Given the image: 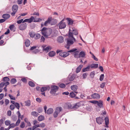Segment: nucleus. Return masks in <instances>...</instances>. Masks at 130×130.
Returning <instances> with one entry per match:
<instances>
[{
	"mask_svg": "<svg viewBox=\"0 0 130 130\" xmlns=\"http://www.w3.org/2000/svg\"><path fill=\"white\" fill-rule=\"evenodd\" d=\"M77 50V49L75 48L68 51L67 52H62V50H57L56 52L57 54L59 53V55L60 56L64 58H65L70 55L69 52H73Z\"/></svg>",
	"mask_w": 130,
	"mask_h": 130,
	"instance_id": "obj_1",
	"label": "nucleus"
},
{
	"mask_svg": "<svg viewBox=\"0 0 130 130\" xmlns=\"http://www.w3.org/2000/svg\"><path fill=\"white\" fill-rule=\"evenodd\" d=\"M52 29L50 28H47L44 27L41 30V33L45 38H50L51 37L50 36L52 33Z\"/></svg>",
	"mask_w": 130,
	"mask_h": 130,
	"instance_id": "obj_2",
	"label": "nucleus"
},
{
	"mask_svg": "<svg viewBox=\"0 0 130 130\" xmlns=\"http://www.w3.org/2000/svg\"><path fill=\"white\" fill-rule=\"evenodd\" d=\"M73 33L71 32H69L68 34L69 38L67 39V44L69 45L73 44L74 41H76L75 39L73 36Z\"/></svg>",
	"mask_w": 130,
	"mask_h": 130,
	"instance_id": "obj_3",
	"label": "nucleus"
},
{
	"mask_svg": "<svg viewBox=\"0 0 130 130\" xmlns=\"http://www.w3.org/2000/svg\"><path fill=\"white\" fill-rule=\"evenodd\" d=\"M56 20L54 19H52V17H49L47 19V20L44 23V25L45 26H47L48 24H50L51 23V22L54 21V23H52V25H54L56 24Z\"/></svg>",
	"mask_w": 130,
	"mask_h": 130,
	"instance_id": "obj_4",
	"label": "nucleus"
},
{
	"mask_svg": "<svg viewBox=\"0 0 130 130\" xmlns=\"http://www.w3.org/2000/svg\"><path fill=\"white\" fill-rule=\"evenodd\" d=\"M79 103H77L75 104L72 106L71 104L70 103H68L67 104V108L68 109H72L74 108H77L80 105Z\"/></svg>",
	"mask_w": 130,
	"mask_h": 130,
	"instance_id": "obj_5",
	"label": "nucleus"
},
{
	"mask_svg": "<svg viewBox=\"0 0 130 130\" xmlns=\"http://www.w3.org/2000/svg\"><path fill=\"white\" fill-rule=\"evenodd\" d=\"M18 9V6L16 4L13 5L12 7V12H11V14L12 16H14L17 12Z\"/></svg>",
	"mask_w": 130,
	"mask_h": 130,
	"instance_id": "obj_6",
	"label": "nucleus"
},
{
	"mask_svg": "<svg viewBox=\"0 0 130 130\" xmlns=\"http://www.w3.org/2000/svg\"><path fill=\"white\" fill-rule=\"evenodd\" d=\"M59 88V87L55 85H52L51 87L50 93L55 94Z\"/></svg>",
	"mask_w": 130,
	"mask_h": 130,
	"instance_id": "obj_7",
	"label": "nucleus"
},
{
	"mask_svg": "<svg viewBox=\"0 0 130 130\" xmlns=\"http://www.w3.org/2000/svg\"><path fill=\"white\" fill-rule=\"evenodd\" d=\"M62 109V108L61 107H58L56 108L55 111L53 114L54 118H55L57 117L58 115L61 112Z\"/></svg>",
	"mask_w": 130,
	"mask_h": 130,
	"instance_id": "obj_8",
	"label": "nucleus"
},
{
	"mask_svg": "<svg viewBox=\"0 0 130 130\" xmlns=\"http://www.w3.org/2000/svg\"><path fill=\"white\" fill-rule=\"evenodd\" d=\"M64 19L62 20L58 24V25L59 28L60 29H63L66 26V24L64 22H63Z\"/></svg>",
	"mask_w": 130,
	"mask_h": 130,
	"instance_id": "obj_9",
	"label": "nucleus"
},
{
	"mask_svg": "<svg viewBox=\"0 0 130 130\" xmlns=\"http://www.w3.org/2000/svg\"><path fill=\"white\" fill-rule=\"evenodd\" d=\"M69 32H71L73 33V34H74V35H77L78 34L77 29L74 28H70L69 30Z\"/></svg>",
	"mask_w": 130,
	"mask_h": 130,
	"instance_id": "obj_10",
	"label": "nucleus"
},
{
	"mask_svg": "<svg viewBox=\"0 0 130 130\" xmlns=\"http://www.w3.org/2000/svg\"><path fill=\"white\" fill-rule=\"evenodd\" d=\"M96 121L98 124L100 125L102 124L104 121V120L103 118L99 117L96 118Z\"/></svg>",
	"mask_w": 130,
	"mask_h": 130,
	"instance_id": "obj_11",
	"label": "nucleus"
},
{
	"mask_svg": "<svg viewBox=\"0 0 130 130\" xmlns=\"http://www.w3.org/2000/svg\"><path fill=\"white\" fill-rule=\"evenodd\" d=\"M27 24L26 23H24L21 24L19 27V29L22 30H25L27 27Z\"/></svg>",
	"mask_w": 130,
	"mask_h": 130,
	"instance_id": "obj_12",
	"label": "nucleus"
},
{
	"mask_svg": "<svg viewBox=\"0 0 130 130\" xmlns=\"http://www.w3.org/2000/svg\"><path fill=\"white\" fill-rule=\"evenodd\" d=\"M91 97L94 99H98L100 98V96L98 93H94L91 95Z\"/></svg>",
	"mask_w": 130,
	"mask_h": 130,
	"instance_id": "obj_13",
	"label": "nucleus"
},
{
	"mask_svg": "<svg viewBox=\"0 0 130 130\" xmlns=\"http://www.w3.org/2000/svg\"><path fill=\"white\" fill-rule=\"evenodd\" d=\"M75 77L76 75L75 74H70L68 77V78L70 81H72L74 80Z\"/></svg>",
	"mask_w": 130,
	"mask_h": 130,
	"instance_id": "obj_14",
	"label": "nucleus"
},
{
	"mask_svg": "<svg viewBox=\"0 0 130 130\" xmlns=\"http://www.w3.org/2000/svg\"><path fill=\"white\" fill-rule=\"evenodd\" d=\"M50 89V87L49 86L46 87H43L41 89V91L42 92H43L46 90L49 91Z\"/></svg>",
	"mask_w": 130,
	"mask_h": 130,
	"instance_id": "obj_15",
	"label": "nucleus"
},
{
	"mask_svg": "<svg viewBox=\"0 0 130 130\" xmlns=\"http://www.w3.org/2000/svg\"><path fill=\"white\" fill-rule=\"evenodd\" d=\"M43 47V51H44L46 52H48L51 48V47L50 46H48L46 47L45 48V46L43 45L42 46Z\"/></svg>",
	"mask_w": 130,
	"mask_h": 130,
	"instance_id": "obj_16",
	"label": "nucleus"
},
{
	"mask_svg": "<svg viewBox=\"0 0 130 130\" xmlns=\"http://www.w3.org/2000/svg\"><path fill=\"white\" fill-rule=\"evenodd\" d=\"M105 127L108 128V125L109 123V119L108 117H106L105 118Z\"/></svg>",
	"mask_w": 130,
	"mask_h": 130,
	"instance_id": "obj_17",
	"label": "nucleus"
},
{
	"mask_svg": "<svg viewBox=\"0 0 130 130\" xmlns=\"http://www.w3.org/2000/svg\"><path fill=\"white\" fill-rule=\"evenodd\" d=\"M103 102L102 101L100 100L98 101V102L97 103V105L100 108H102L103 107Z\"/></svg>",
	"mask_w": 130,
	"mask_h": 130,
	"instance_id": "obj_18",
	"label": "nucleus"
},
{
	"mask_svg": "<svg viewBox=\"0 0 130 130\" xmlns=\"http://www.w3.org/2000/svg\"><path fill=\"white\" fill-rule=\"evenodd\" d=\"M66 20L67 21L69 25H71L73 24V21L71 19L69 18H67Z\"/></svg>",
	"mask_w": 130,
	"mask_h": 130,
	"instance_id": "obj_19",
	"label": "nucleus"
},
{
	"mask_svg": "<svg viewBox=\"0 0 130 130\" xmlns=\"http://www.w3.org/2000/svg\"><path fill=\"white\" fill-rule=\"evenodd\" d=\"M86 55V54L85 52L84 51H81L80 52L79 54V57H84Z\"/></svg>",
	"mask_w": 130,
	"mask_h": 130,
	"instance_id": "obj_20",
	"label": "nucleus"
},
{
	"mask_svg": "<svg viewBox=\"0 0 130 130\" xmlns=\"http://www.w3.org/2000/svg\"><path fill=\"white\" fill-rule=\"evenodd\" d=\"M78 92H72L70 93V96L71 97L74 98L75 97L76 94Z\"/></svg>",
	"mask_w": 130,
	"mask_h": 130,
	"instance_id": "obj_21",
	"label": "nucleus"
},
{
	"mask_svg": "<svg viewBox=\"0 0 130 130\" xmlns=\"http://www.w3.org/2000/svg\"><path fill=\"white\" fill-rule=\"evenodd\" d=\"M71 88L72 90L76 91L78 89V86L76 85H74L71 86Z\"/></svg>",
	"mask_w": 130,
	"mask_h": 130,
	"instance_id": "obj_22",
	"label": "nucleus"
},
{
	"mask_svg": "<svg viewBox=\"0 0 130 130\" xmlns=\"http://www.w3.org/2000/svg\"><path fill=\"white\" fill-rule=\"evenodd\" d=\"M58 41L60 43H62L63 41V38L62 36H60L58 39Z\"/></svg>",
	"mask_w": 130,
	"mask_h": 130,
	"instance_id": "obj_23",
	"label": "nucleus"
},
{
	"mask_svg": "<svg viewBox=\"0 0 130 130\" xmlns=\"http://www.w3.org/2000/svg\"><path fill=\"white\" fill-rule=\"evenodd\" d=\"M83 67V65H81L79 66L76 68V72L78 73L80 72V71L81 69Z\"/></svg>",
	"mask_w": 130,
	"mask_h": 130,
	"instance_id": "obj_24",
	"label": "nucleus"
},
{
	"mask_svg": "<svg viewBox=\"0 0 130 130\" xmlns=\"http://www.w3.org/2000/svg\"><path fill=\"white\" fill-rule=\"evenodd\" d=\"M10 17V15L8 14H5L3 15L2 17L6 19H8Z\"/></svg>",
	"mask_w": 130,
	"mask_h": 130,
	"instance_id": "obj_25",
	"label": "nucleus"
},
{
	"mask_svg": "<svg viewBox=\"0 0 130 130\" xmlns=\"http://www.w3.org/2000/svg\"><path fill=\"white\" fill-rule=\"evenodd\" d=\"M55 54V52L53 51L50 52L48 53L49 56L51 57L54 56Z\"/></svg>",
	"mask_w": 130,
	"mask_h": 130,
	"instance_id": "obj_26",
	"label": "nucleus"
},
{
	"mask_svg": "<svg viewBox=\"0 0 130 130\" xmlns=\"http://www.w3.org/2000/svg\"><path fill=\"white\" fill-rule=\"evenodd\" d=\"M30 41L28 39H27L25 40V44L26 47L29 46L30 45Z\"/></svg>",
	"mask_w": 130,
	"mask_h": 130,
	"instance_id": "obj_27",
	"label": "nucleus"
},
{
	"mask_svg": "<svg viewBox=\"0 0 130 130\" xmlns=\"http://www.w3.org/2000/svg\"><path fill=\"white\" fill-rule=\"evenodd\" d=\"M53 109L52 108H49L47 110V113L48 115L52 114L53 112Z\"/></svg>",
	"mask_w": 130,
	"mask_h": 130,
	"instance_id": "obj_28",
	"label": "nucleus"
},
{
	"mask_svg": "<svg viewBox=\"0 0 130 130\" xmlns=\"http://www.w3.org/2000/svg\"><path fill=\"white\" fill-rule=\"evenodd\" d=\"M44 117L42 115H41L38 117V120L39 121H41L44 119Z\"/></svg>",
	"mask_w": 130,
	"mask_h": 130,
	"instance_id": "obj_29",
	"label": "nucleus"
},
{
	"mask_svg": "<svg viewBox=\"0 0 130 130\" xmlns=\"http://www.w3.org/2000/svg\"><path fill=\"white\" fill-rule=\"evenodd\" d=\"M34 19L33 17L31 16L30 18L27 19V21L29 23H30L32 22Z\"/></svg>",
	"mask_w": 130,
	"mask_h": 130,
	"instance_id": "obj_30",
	"label": "nucleus"
},
{
	"mask_svg": "<svg viewBox=\"0 0 130 130\" xmlns=\"http://www.w3.org/2000/svg\"><path fill=\"white\" fill-rule=\"evenodd\" d=\"M90 68V66H88L86 67L83 68L82 70V71L83 72H84L89 71Z\"/></svg>",
	"mask_w": 130,
	"mask_h": 130,
	"instance_id": "obj_31",
	"label": "nucleus"
},
{
	"mask_svg": "<svg viewBox=\"0 0 130 130\" xmlns=\"http://www.w3.org/2000/svg\"><path fill=\"white\" fill-rule=\"evenodd\" d=\"M41 36V35L39 34H35L34 37L35 39H38L40 38Z\"/></svg>",
	"mask_w": 130,
	"mask_h": 130,
	"instance_id": "obj_32",
	"label": "nucleus"
},
{
	"mask_svg": "<svg viewBox=\"0 0 130 130\" xmlns=\"http://www.w3.org/2000/svg\"><path fill=\"white\" fill-rule=\"evenodd\" d=\"M98 64H92L91 65L90 67L91 68H96L98 67Z\"/></svg>",
	"mask_w": 130,
	"mask_h": 130,
	"instance_id": "obj_33",
	"label": "nucleus"
},
{
	"mask_svg": "<svg viewBox=\"0 0 130 130\" xmlns=\"http://www.w3.org/2000/svg\"><path fill=\"white\" fill-rule=\"evenodd\" d=\"M2 80L4 82H6L9 81L10 79L8 77H5L3 78Z\"/></svg>",
	"mask_w": 130,
	"mask_h": 130,
	"instance_id": "obj_34",
	"label": "nucleus"
},
{
	"mask_svg": "<svg viewBox=\"0 0 130 130\" xmlns=\"http://www.w3.org/2000/svg\"><path fill=\"white\" fill-rule=\"evenodd\" d=\"M38 115V113L36 111H32L31 112V115L35 117H37Z\"/></svg>",
	"mask_w": 130,
	"mask_h": 130,
	"instance_id": "obj_35",
	"label": "nucleus"
},
{
	"mask_svg": "<svg viewBox=\"0 0 130 130\" xmlns=\"http://www.w3.org/2000/svg\"><path fill=\"white\" fill-rule=\"evenodd\" d=\"M74 57L75 58H77L79 57V56H78V55L79 53L78 51H75L74 52Z\"/></svg>",
	"mask_w": 130,
	"mask_h": 130,
	"instance_id": "obj_36",
	"label": "nucleus"
},
{
	"mask_svg": "<svg viewBox=\"0 0 130 130\" xmlns=\"http://www.w3.org/2000/svg\"><path fill=\"white\" fill-rule=\"evenodd\" d=\"M25 105L27 106H29L31 104L30 101L29 100H28L25 102Z\"/></svg>",
	"mask_w": 130,
	"mask_h": 130,
	"instance_id": "obj_37",
	"label": "nucleus"
},
{
	"mask_svg": "<svg viewBox=\"0 0 130 130\" xmlns=\"http://www.w3.org/2000/svg\"><path fill=\"white\" fill-rule=\"evenodd\" d=\"M17 82V80L14 78H12L10 80V83L12 84H15Z\"/></svg>",
	"mask_w": 130,
	"mask_h": 130,
	"instance_id": "obj_38",
	"label": "nucleus"
},
{
	"mask_svg": "<svg viewBox=\"0 0 130 130\" xmlns=\"http://www.w3.org/2000/svg\"><path fill=\"white\" fill-rule=\"evenodd\" d=\"M11 118L14 121H16L17 120V117L16 115H14L12 116Z\"/></svg>",
	"mask_w": 130,
	"mask_h": 130,
	"instance_id": "obj_39",
	"label": "nucleus"
},
{
	"mask_svg": "<svg viewBox=\"0 0 130 130\" xmlns=\"http://www.w3.org/2000/svg\"><path fill=\"white\" fill-rule=\"evenodd\" d=\"M29 34L31 37L33 38L34 37L35 34V32L32 31H31L29 32Z\"/></svg>",
	"mask_w": 130,
	"mask_h": 130,
	"instance_id": "obj_40",
	"label": "nucleus"
},
{
	"mask_svg": "<svg viewBox=\"0 0 130 130\" xmlns=\"http://www.w3.org/2000/svg\"><path fill=\"white\" fill-rule=\"evenodd\" d=\"M28 84L29 86L32 87H34L35 86V84L33 82L31 81H30L29 82Z\"/></svg>",
	"mask_w": 130,
	"mask_h": 130,
	"instance_id": "obj_41",
	"label": "nucleus"
},
{
	"mask_svg": "<svg viewBox=\"0 0 130 130\" xmlns=\"http://www.w3.org/2000/svg\"><path fill=\"white\" fill-rule=\"evenodd\" d=\"M14 26L13 25H11L10 26L9 28L11 30L14 31H15L14 29Z\"/></svg>",
	"mask_w": 130,
	"mask_h": 130,
	"instance_id": "obj_42",
	"label": "nucleus"
},
{
	"mask_svg": "<svg viewBox=\"0 0 130 130\" xmlns=\"http://www.w3.org/2000/svg\"><path fill=\"white\" fill-rule=\"evenodd\" d=\"M24 120L25 122L27 123L28 126H31V125L30 123L28 121L27 118H25Z\"/></svg>",
	"mask_w": 130,
	"mask_h": 130,
	"instance_id": "obj_43",
	"label": "nucleus"
},
{
	"mask_svg": "<svg viewBox=\"0 0 130 130\" xmlns=\"http://www.w3.org/2000/svg\"><path fill=\"white\" fill-rule=\"evenodd\" d=\"M39 127H40V124H36L32 127V130H34L35 129V128H36Z\"/></svg>",
	"mask_w": 130,
	"mask_h": 130,
	"instance_id": "obj_44",
	"label": "nucleus"
},
{
	"mask_svg": "<svg viewBox=\"0 0 130 130\" xmlns=\"http://www.w3.org/2000/svg\"><path fill=\"white\" fill-rule=\"evenodd\" d=\"M5 118H2L0 120V127L2 125L4 121L5 120Z\"/></svg>",
	"mask_w": 130,
	"mask_h": 130,
	"instance_id": "obj_45",
	"label": "nucleus"
},
{
	"mask_svg": "<svg viewBox=\"0 0 130 130\" xmlns=\"http://www.w3.org/2000/svg\"><path fill=\"white\" fill-rule=\"evenodd\" d=\"M10 123V121L9 120H6L5 122V124L6 126L9 125Z\"/></svg>",
	"mask_w": 130,
	"mask_h": 130,
	"instance_id": "obj_46",
	"label": "nucleus"
},
{
	"mask_svg": "<svg viewBox=\"0 0 130 130\" xmlns=\"http://www.w3.org/2000/svg\"><path fill=\"white\" fill-rule=\"evenodd\" d=\"M20 126L21 128H24L25 126V124L24 122H21Z\"/></svg>",
	"mask_w": 130,
	"mask_h": 130,
	"instance_id": "obj_47",
	"label": "nucleus"
},
{
	"mask_svg": "<svg viewBox=\"0 0 130 130\" xmlns=\"http://www.w3.org/2000/svg\"><path fill=\"white\" fill-rule=\"evenodd\" d=\"M16 126L15 124L14 123H12L10 124L9 127V129H10L11 128H13Z\"/></svg>",
	"mask_w": 130,
	"mask_h": 130,
	"instance_id": "obj_48",
	"label": "nucleus"
},
{
	"mask_svg": "<svg viewBox=\"0 0 130 130\" xmlns=\"http://www.w3.org/2000/svg\"><path fill=\"white\" fill-rule=\"evenodd\" d=\"M14 106H15L16 108L18 109V110L20 108V106L19 104L18 103H16L14 105Z\"/></svg>",
	"mask_w": 130,
	"mask_h": 130,
	"instance_id": "obj_49",
	"label": "nucleus"
},
{
	"mask_svg": "<svg viewBox=\"0 0 130 130\" xmlns=\"http://www.w3.org/2000/svg\"><path fill=\"white\" fill-rule=\"evenodd\" d=\"M104 74H102L101 75L100 78V81H102L104 79Z\"/></svg>",
	"mask_w": 130,
	"mask_h": 130,
	"instance_id": "obj_50",
	"label": "nucleus"
},
{
	"mask_svg": "<svg viewBox=\"0 0 130 130\" xmlns=\"http://www.w3.org/2000/svg\"><path fill=\"white\" fill-rule=\"evenodd\" d=\"M37 111L39 113H40L43 111V109L42 108L40 107L37 109Z\"/></svg>",
	"mask_w": 130,
	"mask_h": 130,
	"instance_id": "obj_51",
	"label": "nucleus"
},
{
	"mask_svg": "<svg viewBox=\"0 0 130 130\" xmlns=\"http://www.w3.org/2000/svg\"><path fill=\"white\" fill-rule=\"evenodd\" d=\"M8 96L12 100H15V98L12 95L10 94H9Z\"/></svg>",
	"mask_w": 130,
	"mask_h": 130,
	"instance_id": "obj_52",
	"label": "nucleus"
},
{
	"mask_svg": "<svg viewBox=\"0 0 130 130\" xmlns=\"http://www.w3.org/2000/svg\"><path fill=\"white\" fill-rule=\"evenodd\" d=\"M15 108V106H14V105H13V104H11L10 106V109L12 110L14 109Z\"/></svg>",
	"mask_w": 130,
	"mask_h": 130,
	"instance_id": "obj_53",
	"label": "nucleus"
},
{
	"mask_svg": "<svg viewBox=\"0 0 130 130\" xmlns=\"http://www.w3.org/2000/svg\"><path fill=\"white\" fill-rule=\"evenodd\" d=\"M5 85L4 82H1L0 84V88H2Z\"/></svg>",
	"mask_w": 130,
	"mask_h": 130,
	"instance_id": "obj_54",
	"label": "nucleus"
},
{
	"mask_svg": "<svg viewBox=\"0 0 130 130\" xmlns=\"http://www.w3.org/2000/svg\"><path fill=\"white\" fill-rule=\"evenodd\" d=\"M59 86L61 88H64L66 87V85L64 84L61 83L59 85Z\"/></svg>",
	"mask_w": 130,
	"mask_h": 130,
	"instance_id": "obj_55",
	"label": "nucleus"
},
{
	"mask_svg": "<svg viewBox=\"0 0 130 130\" xmlns=\"http://www.w3.org/2000/svg\"><path fill=\"white\" fill-rule=\"evenodd\" d=\"M40 127L41 128H43L45 126V124L44 123H41L40 124Z\"/></svg>",
	"mask_w": 130,
	"mask_h": 130,
	"instance_id": "obj_56",
	"label": "nucleus"
},
{
	"mask_svg": "<svg viewBox=\"0 0 130 130\" xmlns=\"http://www.w3.org/2000/svg\"><path fill=\"white\" fill-rule=\"evenodd\" d=\"M20 121H20V119H18V120L17 121V122H16L15 123V124L16 126H18L19 125V124L20 122Z\"/></svg>",
	"mask_w": 130,
	"mask_h": 130,
	"instance_id": "obj_57",
	"label": "nucleus"
},
{
	"mask_svg": "<svg viewBox=\"0 0 130 130\" xmlns=\"http://www.w3.org/2000/svg\"><path fill=\"white\" fill-rule=\"evenodd\" d=\"M95 73L94 71L91 72L90 74V76L92 78L93 77L95 74Z\"/></svg>",
	"mask_w": 130,
	"mask_h": 130,
	"instance_id": "obj_58",
	"label": "nucleus"
},
{
	"mask_svg": "<svg viewBox=\"0 0 130 130\" xmlns=\"http://www.w3.org/2000/svg\"><path fill=\"white\" fill-rule=\"evenodd\" d=\"M17 114L18 115V119H20V117L21 116V114L20 112L19 111H18L17 112Z\"/></svg>",
	"mask_w": 130,
	"mask_h": 130,
	"instance_id": "obj_59",
	"label": "nucleus"
},
{
	"mask_svg": "<svg viewBox=\"0 0 130 130\" xmlns=\"http://www.w3.org/2000/svg\"><path fill=\"white\" fill-rule=\"evenodd\" d=\"M88 75V74L85 73L83 74V78H86L87 75Z\"/></svg>",
	"mask_w": 130,
	"mask_h": 130,
	"instance_id": "obj_60",
	"label": "nucleus"
},
{
	"mask_svg": "<svg viewBox=\"0 0 130 130\" xmlns=\"http://www.w3.org/2000/svg\"><path fill=\"white\" fill-rule=\"evenodd\" d=\"M105 82L102 83L100 85V87L102 88H103L105 86Z\"/></svg>",
	"mask_w": 130,
	"mask_h": 130,
	"instance_id": "obj_61",
	"label": "nucleus"
},
{
	"mask_svg": "<svg viewBox=\"0 0 130 130\" xmlns=\"http://www.w3.org/2000/svg\"><path fill=\"white\" fill-rule=\"evenodd\" d=\"M36 100L37 102L39 103L41 102V99L39 98H36Z\"/></svg>",
	"mask_w": 130,
	"mask_h": 130,
	"instance_id": "obj_62",
	"label": "nucleus"
},
{
	"mask_svg": "<svg viewBox=\"0 0 130 130\" xmlns=\"http://www.w3.org/2000/svg\"><path fill=\"white\" fill-rule=\"evenodd\" d=\"M92 58L93 59H94V60H95V61H97L98 60V59L94 55V54L92 55Z\"/></svg>",
	"mask_w": 130,
	"mask_h": 130,
	"instance_id": "obj_63",
	"label": "nucleus"
},
{
	"mask_svg": "<svg viewBox=\"0 0 130 130\" xmlns=\"http://www.w3.org/2000/svg\"><path fill=\"white\" fill-rule=\"evenodd\" d=\"M21 80L24 83H26L27 82L26 79L25 78H22L21 79Z\"/></svg>",
	"mask_w": 130,
	"mask_h": 130,
	"instance_id": "obj_64",
	"label": "nucleus"
}]
</instances>
